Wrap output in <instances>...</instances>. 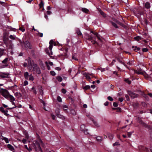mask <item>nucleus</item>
<instances>
[{
  "instance_id": "obj_1",
  "label": "nucleus",
  "mask_w": 152,
  "mask_h": 152,
  "mask_svg": "<svg viewBox=\"0 0 152 152\" xmlns=\"http://www.w3.org/2000/svg\"><path fill=\"white\" fill-rule=\"evenodd\" d=\"M91 33H92L93 34H91V36L87 34H85L86 38L88 39L94 41V43H97V42L96 41V37L100 41L102 42V41L101 39L100 38L99 35L97 33L94 32L92 31H91Z\"/></svg>"
},
{
  "instance_id": "obj_2",
  "label": "nucleus",
  "mask_w": 152,
  "mask_h": 152,
  "mask_svg": "<svg viewBox=\"0 0 152 152\" xmlns=\"http://www.w3.org/2000/svg\"><path fill=\"white\" fill-rule=\"evenodd\" d=\"M32 67L33 68V71L35 72L37 74H40L41 71L40 69L36 64H34L33 63H31V62L30 63L28 62V69L29 70H31Z\"/></svg>"
},
{
  "instance_id": "obj_3",
  "label": "nucleus",
  "mask_w": 152,
  "mask_h": 152,
  "mask_svg": "<svg viewBox=\"0 0 152 152\" xmlns=\"http://www.w3.org/2000/svg\"><path fill=\"white\" fill-rule=\"evenodd\" d=\"M42 142L41 140L38 139L37 140H35L33 142V144L32 145V147L35 149L36 150H41L40 147V145L42 144Z\"/></svg>"
},
{
  "instance_id": "obj_4",
  "label": "nucleus",
  "mask_w": 152,
  "mask_h": 152,
  "mask_svg": "<svg viewBox=\"0 0 152 152\" xmlns=\"http://www.w3.org/2000/svg\"><path fill=\"white\" fill-rule=\"evenodd\" d=\"M0 93L5 98H8V96L10 94L8 91L6 89H1L0 90Z\"/></svg>"
},
{
  "instance_id": "obj_5",
  "label": "nucleus",
  "mask_w": 152,
  "mask_h": 152,
  "mask_svg": "<svg viewBox=\"0 0 152 152\" xmlns=\"http://www.w3.org/2000/svg\"><path fill=\"white\" fill-rule=\"evenodd\" d=\"M21 44H23L24 47L26 49H31V45L30 43L28 41H26L25 42H23Z\"/></svg>"
},
{
  "instance_id": "obj_6",
  "label": "nucleus",
  "mask_w": 152,
  "mask_h": 152,
  "mask_svg": "<svg viewBox=\"0 0 152 152\" xmlns=\"http://www.w3.org/2000/svg\"><path fill=\"white\" fill-rule=\"evenodd\" d=\"M84 75L86 77V78L90 82L91 81V78L90 77V76H91L93 77H95L93 74L85 73L84 74Z\"/></svg>"
},
{
  "instance_id": "obj_7",
  "label": "nucleus",
  "mask_w": 152,
  "mask_h": 152,
  "mask_svg": "<svg viewBox=\"0 0 152 152\" xmlns=\"http://www.w3.org/2000/svg\"><path fill=\"white\" fill-rule=\"evenodd\" d=\"M128 94L132 98H133L138 96V95L137 94L131 91H129Z\"/></svg>"
},
{
  "instance_id": "obj_8",
  "label": "nucleus",
  "mask_w": 152,
  "mask_h": 152,
  "mask_svg": "<svg viewBox=\"0 0 152 152\" xmlns=\"http://www.w3.org/2000/svg\"><path fill=\"white\" fill-rule=\"evenodd\" d=\"M24 133L25 135V137L26 139H23L22 140V141L24 144H25L26 143V141L28 139L29 137L27 132H24Z\"/></svg>"
},
{
  "instance_id": "obj_9",
  "label": "nucleus",
  "mask_w": 152,
  "mask_h": 152,
  "mask_svg": "<svg viewBox=\"0 0 152 152\" xmlns=\"http://www.w3.org/2000/svg\"><path fill=\"white\" fill-rule=\"evenodd\" d=\"M9 75V74L7 73H1L0 74V77L2 78H4L8 77Z\"/></svg>"
},
{
  "instance_id": "obj_10",
  "label": "nucleus",
  "mask_w": 152,
  "mask_h": 152,
  "mask_svg": "<svg viewBox=\"0 0 152 152\" xmlns=\"http://www.w3.org/2000/svg\"><path fill=\"white\" fill-rule=\"evenodd\" d=\"M0 138L1 139L4 140L6 143H8L9 142L8 139L6 137H4L2 135L0 136Z\"/></svg>"
},
{
  "instance_id": "obj_11",
  "label": "nucleus",
  "mask_w": 152,
  "mask_h": 152,
  "mask_svg": "<svg viewBox=\"0 0 152 152\" xmlns=\"http://www.w3.org/2000/svg\"><path fill=\"white\" fill-rule=\"evenodd\" d=\"M7 99L10 100L11 102H12L15 100V99L14 97L11 95L9 94L8 96V98Z\"/></svg>"
},
{
  "instance_id": "obj_12",
  "label": "nucleus",
  "mask_w": 152,
  "mask_h": 152,
  "mask_svg": "<svg viewBox=\"0 0 152 152\" xmlns=\"http://www.w3.org/2000/svg\"><path fill=\"white\" fill-rule=\"evenodd\" d=\"M54 41L53 39L50 40L49 42L50 45L49 47V49L50 50H51L53 48V44Z\"/></svg>"
},
{
  "instance_id": "obj_13",
  "label": "nucleus",
  "mask_w": 152,
  "mask_h": 152,
  "mask_svg": "<svg viewBox=\"0 0 152 152\" xmlns=\"http://www.w3.org/2000/svg\"><path fill=\"white\" fill-rule=\"evenodd\" d=\"M8 148L11 151H13L14 150V148L11 145L8 144L7 145Z\"/></svg>"
},
{
  "instance_id": "obj_14",
  "label": "nucleus",
  "mask_w": 152,
  "mask_h": 152,
  "mask_svg": "<svg viewBox=\"0 0 152 152\" xmlns=\"http://www.w3.org/2000/svg\"><path fill=\"white\" fill-rule=\"evenodd\" d=\"M134 72L135 73H136L138 74H142V75H143L144 73V72L141 70H140L138 71H135Z\"/></svg>"
},
{
  "instance_id": "obj_15",
  "label": "nucleus",
  "mask_w": 152,
  "mask_h": 152,
  "mask_svg": "<svg viewBox=\"0 0 152 152\" xmlns=\"http://www.w3.org/2000/svg\"><path fill=\"white\" fill-rule=\"evenodd\" d=\"M24 75L25 79L27 80H28L29 75L28 72H25L24 74Z\"/></svg>"
},
{
  "instance_id": "obj_16",
  "label": "nucleus",
  "mask_w": 152,
  "mask_h": 152,
  "mask_svg": "<svg viewBox=\"0 0 152 152\" xmlns=\"http://www.w3.org/2000/svg\"><path fill=\"white\" fill-rule=\"evenodd\" d=\"M145 7L147 9L150 8V6L149 3L148 2L146 3L145 4Z\"/></svg>"
},
{
  "instance_id": "obj_17",
  "label": "nucleus",
  "mask_w": 152,
  "mask_h": 152,
  "mask_svg": "<svg viewBox=\"0 0 152 152\" xmlns=\"http://www.w3.org/2000/svg\"><path fill=\"white\" fill-rule=\"evenodd\" d=\"M85 128V126L84 124L80 126V130L83 132L86 129Z\"/></svg>"
},
{
  "instance_id": "obj_18",
  "label": "nucleus",
  "mask_w": 152,
  "mask_h": 152,
  "mask_svg": "<svg viewBox=\"0 0 152 152\" xmlns=\"http://www.w3.org/2000/svg\"><path fill=\"white\" fill-rule=\"evenodd\" d=\"M99 11L100 13V14L103 16L104 17H106V14L101 10H99Z\"/></svg>"
},
{
  "instance_id": "obj_19",
  "label": "nucleus",
  "mask_w": 152,
  "mask_h": 152,
  "mask_svg": "<svg viewBox=\"0 0 152 152\" xmlns=\"http://www.w3.org/2000/svg\"><path fill=\"white\" fill-rule=\"evenodd\" d=\"M91 119L92 120V121L93 122L94 124V125L97 126H99V124H98L97 123V122L95 121L93 118H91Z\"/></svg>"
},
{
  "instance_id": "obj_20",
  "label": "nucleus",
  "mask_w": 152,
  "mask_h": 152,
  "mask_svg": "<svg viewBox=\"0 0 152 152\" xmlns=\"http://www.w3.org/2000/svg\"><path fill=\"white\" fill-rule=\"evenodd\" d=\"M28 79L30 81H32L34 79V78L33 76L31 75H30L29 76Z\"/></svg>"
},
{
  "instance_id": "obj_21",
  "label": "nucleus",
  "mask_w": 152,
  "mask_h": 152,
  "mask_svg": "<svg viewBox=\"0 0 152 152\" xmlns=\"http://www.w3.org/2000/svg\"><path fill=\"white\" fill-rule=\"evenodd\" d=\"M8 58H6L2 61V63L4 64H6V67L7 66V64L6 63L8 60Z\"/></svg>"
},
{
  "instance_id": "obj_22",
  "label": "nucleus",
  "mask_w": 152,
  "mask_h": 152,
  "mask_svg": "<svg viewBox=\"0 0 152 152\" xmlns=\"http://www.w3.org/2000/svg\"><path fill=\"white\" fill-rule=\"evenodd\" d=\"M97 140L98 141L100 142L102 141V138L100 136H97L96 137Z\"/></svg>"
},
{
  "instance_id": "obj_23",
  "label": "nucleus",
  "mask_w": 152,
  "mask_h": 152,
  "mask_svg": "<svg viewBox=\"0 0 152 152\" xmlns=\"http://www.w3.org/2000/svg\"><path fill=\"white\" fill-rule=\"evenodd\" d=\"M82 10L83 12L86 13H87L89 11L88 9L86 8H82Z\"/></svg>"
},
{
  "instance_id": "obj_24",
  "label": "nucleus",
  "mask_w": 152,
  "mask_h": 152,
  "mask_svg": "<svg viewBox=\"0 0 152 152\" xmlns=\"http://www.w3.org/2000/svg\"><path fill=\"white\" fill-rule=\"evenodd\" d=\"M37 32H38V33H37L36 34L38 36L40 37H43V33H40L38 31H37Z\"/></svg>"
},
{
  "instance_id": "obj_25",
  "label": "nucleus",
  "mask_w": 152,
  "mask_h": 152,
  "mask_svg": "<svg viewBox=\"0 0 152 152\" xmlns=\"http://www.w3.org/2000/svg\"><path fill=\"white\" fill-rule=\"evenodd\" d=\"M56 78L58 80L59 82H61L62 80V78L60 76H57Z\"/></svg>"
},
{
  "instance_id": "obj_26",
  "label": "nucleus",
  "mask_w": 152,
  "mask_h": 152,
  "mask_svg": "<svg viewBox=\"0 0 152 152\" xmlns=\"http://www.w3.org/2000/svg\"><path fill=\"white\" fill-rule=\"evenodd\" d=\"M135 48L134 46H133L132 47V48ZM140 50V48H137V47H135V48L134 49V50L135 51H139Z\"/></svg>"
},
{
  "instance_id": "obj_27",
  "label": "nucleus",
  "mask_w": 152,
  "mask_h": 152,
  "mask_svg": "<svg viewBox=\"0 0 152 152\" xmlns=\"http://www.w3.org/2000/svg\"><path fill=\"white\" fill-rule=\"evenodd\" d=\"M134 39L135 40H136L139 41L141 39V38L139 36H137V37H134Z\"/></svg>"
},
{
  "instance_id": "obj_28",
  "label": "nucleus",
  "mask_w": 152,
  "mask_h": 152,
  "mask_svg": "<svg viewBox=\"0 0 152 152\" xmlns=\"http://www.w3.org/2000/svg\"><path fill=\"white\" fill-rule=\"evenodd\" d=\"M108 136L110 139H113V136L112 134L109 133L108 134Z\"/></svg>"
},
{
  "instance_id": "obj_29",
  "label": "nucleus",
  "mask_w": 152,
  "mask_h": 152,
  "mask_svg": "<svg viewBox=\"0 0 152 152\" xmlns=\"http://www.w3.org/2000/svg\"><path fill=\"white\" fill-rule=\"evenodd\" d=\"M63 108L64 110H66L68 109V107L66 105L63 106Z\"/></svg>"
},
{
  "instance_id": "obj_30",
  "label": "nucleus",
  "mask_w": 152,
  "mask_h": 152,
  "mask_svg": "<svg viewBox=\"0 0 152 152\" xmlns=\"http://www.w3.org/2000/svg\"><path fill=\"white\" fill-rule=\"evenodd\" d=\"M90 88V87L89 86L87 85L85 87H83V89H84L87 90L89 89Z\"/></svg>"
},
{
  "instance_id": "obj_31",
  "label": "nucleus",
  "mask_w": 152,
  "mask_h": 152,
  "mask_svg": "<svg viewBox=\"0 0 152 152\" xmlns=\"http://www.w3.org/2000/svg\"><path fill=\"white\" fill-rule=\"evenodd\" d=\"M39 7L40 8H41L42 7H43L44 6V3L42 1H41L40 3L39 4Z\"/></svg>"
},
{
  "instance_id": "obj_32",
  "label": "nucleus",
  "mask_w": 152,
  "mask_h": 152,
  "mask_svg": "<svg viewBox=\"0 0 152 152\" xmlns=\"http://www.w3.org/2000/svg\"><path fill=\"white\" fill-rule=\"evenodd\" d=\"M57 100L59 102H61L62 101L61 98L59 96H58Z\"/></svg>"
},
{
  "instance_id": "obj_33",
  "label": "nucleus",
  "mask_w": 152,
  "mask_h": 152,
  "mask_svg": "<svg viewBox=\"0 0 152 152\" xmlns=\"http://www.w3.org/2000/svg\"><path fill=\"white\" fill-rule=\"evenodd\" d=\"M126 62L128 64L131 65L133 64V62L132 61H129V62H127V61H126Z\"/></svg>"
},
{
  "instance_id": "obj_34",
  "label": "nucleus",
  "mask_w": 152,
  "mask_h": 152,
  "mask_svg": "<svg viewBox=\"0 0 152 152\" xmlns=\"http://www.w3.org/2000/svg\"><path fill=\"white\" fill-rule=\"evenodd\" d=\"M31 89L33 91V92L34 94H37V92L35 89V88H34V87H33Z\"/></svg>"
},
{
  "instance_id": "obj_35",
  "label": "nucleus",
  "mask_w": 152,
  "mask_h": 152,
  "mask_svg": "<svg viewBox=\"0 0 152 152\" xmlns=\"http://www.w3.org/2000/svg\"><path fill=\"white\" fill-rule=\"evenodd\" d=\"M71 112L72 114V115H75L76 114V112L74 110H71Z\"/></svg>"
},
{
  "instance_id": "obj_36",
  "label": "nucleus",
  "mask_w": 152,
  "mask_h": 152,
  "mask_svg": "<svg viewBox=\"0 0 152 152\" xmlns=\"http://www.w3.org/2000/svg\"><path fill=\"white\" fill-rule=\"evenodd\" d=\"M112 25H113V26H114V27H115L116 28H118V26L117 25V24L115 23H113V22H112Z\"/></svg>"
},
{
  "instance_id": "obj_37",
  "label": "nucleus",
  "mask_w": 152,
  "mask_h": 152,
  "mask_svg": "<svg viewBox=\"0 0 152 152\" xmlns=\"http://www.w3.org/2000/svg\"><path fill=\"white\" fill-rule=\"evenodd\" d=\"M50 73L53 76H54L56 75L55 72L53 71H51Z\"/></svg>"
},
{
  "instance_id": "obj_38",
  "label": "nucleus",
  "mask_w": 152,
  "mask_h": 152,
  "mask_svg": "<svg viewBox=\"0 0 152 152\" xmlns=\"http://www.w3.org/2000/svg\"><path fill=\"white\" fill-rule=\"evenodd\" d=\"M83 132L84 133V134H88V130L87 129L85 130V131H83Z\"/></svg>"
},
{
  "instance_id": "obj_39",
  "label": "nucleus",
  "mask_w": 152,
  "mask_h": 152,
  "mask_svg": "<svg viewBox=\"0 0 152 152\" xmlns=\"http://www.w3.org/2000/svg\"><path fill=\"white\" fill-rule=\"evenodd\" d=\"M39 91L41 95H42L43 94V90L41 89H40L39 90Z\"/></svg>"
},
{
  "instance_id": "obj_40",
  "label": "nucleus",
  "mask_w": 152,
  "mask_h": 152,
  "mask_svg": "<svg viewBox=\"0 0 152 152\" xmlns=\"http://www.w3.org/2000/svg\"><path fill=\"white\" fill-rule=\"evenodd\" d=\"M124 81L127 83L128 84H130L131 83V81H129L128 79H126L124 80Z\"/></svg>"
},
{
  "instance_id": "obj_41",
  "label": "nucleus",
  "mask_w": 152,
  "mask_h": 152,
  "mask_svg": "<svg viewBox=\"0 0 152 152\" xmlns=\"http://www.w3.org/2000/svg\"><path fill=\"white\" fill-rule=\"evenodd\" d=\"M107 99L110 101H112L113 100V99L110 96H108Z\"/></svg>"
},
{
  "instance_id": "obj_42",
  "label": "nucleus",
  "mask_w": 152,
  "mask_h": 152,
  "mask_svg": "<svg viewBox=\"0 0 152 152\" xmlns=\"http://www.w3.org/2000/svg\"><path fill=\"white\" fill-rule=\"evenodd\" d=\"M77 34L79 35H82V33H81V32L80 31H79V30H77Z\"/></svg>"
},
{
  "instance_id": "obj_43",
  "label": "nucleus",
  "mask_w": 152,
  "mask_h": 152,
  "mask_svg": "<svg viewBox=\"0 0 152 152\" xmlns=\"http://www.w3.org/2000/svg\"><path fill=\"white\" fill-rule=\"evenodd\" d=\"M142 105L143 106L145 107L147 106L146 104L144 102H143L142 103Z\"/></svg>"
},
{
  "instance_id": "obj_44",
  "label": "nucleus",
  "mask_w": 152,
  "mask_h": 152,
  "mask_svg": "<svg viewBox=\"0 0 152 152\" xmlns=\"http://www.w3.org/2000/svg\"><path fill=\"white\" fill-rule=\"evenodd\" d=\"M116 61L114 59L113 60L112 62L110 64L111 66H113L114 63Z\"/></svg>"
},
{
  "instance_id": "obj_45",
  "label": "nucleus",
  "mask_w": 152,
  "mask_h": 152,
  "mask_svg": "<svg viewBox=\"0 0 152 152\" xmlns=\"http://www.w3.org/2000/svg\"><path fill=\"white\" fill-rule=\"evenodd\" d=\"M62 92L64 94H65L66 92V90L64 89H62L61 90Z\"/></svg>"
},
{
  "instance_id": "obj_46",
  "label": "nucleus",
  "mask_w": 152,
  "mask_h": 152,
  "mask_svg": "<svg viewBox=\"0 0 152 152\" xmlns=\"http://www.w3.org/2000/svg\"><path fill=\"white\" fill-rule=\"evenodd\" d=\"M113 106L115 107H117L118 106L117 103L115 102L113 103Z\"/></svg>"
},
{
  "instance_id": "obj_47",
  "label": "nucleus",
  "mask_w": 152,
  "mask_h": 152,
  "mask_svg": "<svg viewBox=\"0 0 152 152\" xmlns=\"http://www.w3.org/2000/svg\"><path fill=\"white\" fill-rule=\"evenodd\" d=\"M0 110L2 112V113L3 112H4V109L2 107H0Z\"/></svg>"
},
{
  "instance_id": "obj_48",
  "label": "nucleus",
  "mask_w": 152,
  "mask_h": 152,
  "mask_svg": "<svg viewBox=\"0 0 152 152\" xmlns=\"http://www.w3.org/2000/svg\"><path fill=\"white\" fill-rule=\"evenodd\" d=\"M28 84V82L27 81L25 80L24 81V86H26V85H27Z\"/></svg>"
},
{
  "instance_id": "obj_49",
  "label": "nucleus",
  "mask_w": 152,
  "mask_h": 152,
  "mask_svg": "<svg viewBox=\"0 0 152 152\" xmlns=\"http://www.w3.org/2000/svg\"><path fill=\"white\" fill-rule=\"evenodd\" d=\"M58 117L59 118H62V119H63L64 118V117L62 115H58Z\"/></svg>"
},
{
  "instance_id": "obj_50",
  "label": "nucleus",
  "mask_w": 152,
  "mask_h": 152,
  "mask_svg": "<svg viewBox=\"0 0 152 152\" xmlns=\"http://www.w3.org/2000/svg\"><path fill=\"white\" fill-rule=\"evenodd\" d=\"M148 50L147 48H144L142 49V51L143 52H146Z\"/></svg>"
},
{
  "instance_id": "obj_51",
  "label": "nucleus",
  "mask_w": 152,
  "mask_h": 152,
  "mask_svg": "<svg viewBox=\"0 0 152 152\" xmlns=\"http://www.w3.org/2000/svg\"><path fill=\"white\" fill-rule=\"evenodd\" d=\"M10 38L12 39H15V37L12 35H11L10 36Z\"/></svg>"
},
{
  "instance_id": "obj_52",
  "label": "nucleus",
  "mask_w": 152,
  "mask_h": 152,
  "mask_svg": "<svg viewBox=\"0 0 152 152\" xmlns=\"http://www.w3.org/2000/svg\"><path fill=\"white\" fill-rule=\"evenodd\" d=\"M51 117L52 118V119H53V120H54L55 118V116L53 115V114H51Z\"/></svg>"
},
{
  "instance_id": "obj_53",
  "label": "nucleus",
  "mask_w": 152,
  "mask_h": 152,
  "mask_svg": "<svg viewBox=\"0 0 152 152\" xmlns=\"http://www.w3.org/2000/svg\"><path fill=\"white\" fill-rule=\"evenodd\" d=\"M61 68L59 67H57L56 68V69L58 71H60L61 70Z\"/></svg>"
},
{
  "instance_id": "obj_54",
  "label": "nucleus",
  "mask_w": 152,
  "mask_h": 152,
  "mask_svg": "<svg viewBox=\"0 0 152 152\" xmlns=\"http://www.w3.org/2000/svg\"><path fill=\"white\" fill-rule=\"evenodd\" d=\"M123 99L122 98H119V100L121 102H122L123 101Z\"/></svg>"
},
{
  "instance_id": "obj_55",
  "label": "nucleus",
  "mask_w": 152,
  "mask_h": 152,
  "mask_svg": "<svg viewBox=\"0 0 152 152\" xmlns=\"http://www.w3.org/2000/svg\"><path fill=\"white\" fill-rule=\"evenodd\" d=\"M19 30H21L22 32H24L25 31V29L23 28H20Z\"/></svg>"
},
{
  "instance_id": "obj_56",
  "label": "nucleus",
  "mask_w": 152,
  "mask_h": 152,
  "mask_svg": "<svg viewBox=\"0 0 152 152\" xmlns=\"http://www.w3.org/2000/svg\"><path fill=\"white\" fill-rule=\"evenodd\" d=\"M119 145V143L118 142H115L113 144V146L117 145Z\"/></svg>"
},
{
  "instance_id": "obj_57",
  "label": "nucleus",
  "mask_w": 152,
  "mask_h": 152,
  "mask_svg": "<svg viewBox=\"0 0 152 152\" xmlns=\"http://www.w3.org/2000/svg\"><path fill=\"white\" fill-rule=\"evenodd\" d=\"M132 133L130 132H129L127 133V135L129 137H130Z\"/></svg>"
},
{
  "instance_id": "obj_58",
  "label": "nucleus",
  "mask_w": 152,
  "mask_h": 152,
  "mask_svg": "<svg viewBox=\"0 0 152 152\" xmlns=\"http://www.w3.org/2000/svg\"><path fill=\"white\" fill-rule=\"evenodd\" d=\"M108 104H109V102H105V103H104V104L105 106H107V105H108Z\"/></svg>"
},
{
  "instance_id": "obj_59",
  "label": "nucleus",
  "mask_w": 152,
  "mask_h": 152,
  "mask_svg": "<svg viewBox=\"0 0 152 152\" xmlns=\"http://www.w3.org/2000/svg\"><path fill=\"white\" fill-rule=\"evenodd\" d=\"M116 23H118V24L121 25H122V24L120 22H119L118 21V20H116Z\"/></svg>"
},
{
  "instance_id": "obj_60",
  "label": "nucleus",
  "mask_w": 152,
  "mask_h": 152,
  "mask_svg": "<svg viewBox=\"0 0 152 152\" xmlns=\"http://www.w3.org/2000/svg\"><path fill=\"white\" fill-rule=\"evenodd\" d=\"M25 148L27 149L29 151H30V150H29V148L26 145H25Z\"/></svg>"
},
{
  "instance_id": "obj_61",
  "label": "nucleus",
  "mask_w": 152,
  "mask_h": 152,
  "mask_svg": "<svg viewBox=\"0 0 152 152\" xmlns=\"http://www.w3.org/2000/svg\"><path fill=\"white\" fill-rule=\"evenodd\" d=\"M91 87L93 89H94L95 88V86L94 85H92L91 86Z\"/></svg>"
},
{
  "instance_id": "obj_62",
  "label": "nucleus",
  "mask_w": 152,
  "mask_h": 152,
  "mask_svg": "<svg viewBox=\"0 0 152 152\" xmlns=\"http://www.w3.org/2000/svg\"><path fill=\"white\" fill-rule=\"evenodd\" d=\"M72 58L73 59H74V60H77V59L74 56H73L72 57Z\"/></svg>"
},
{
  "instance_id": "obj_63",
  "label": "nucleus",
  "mask_w": 152,
  "mask_h": 152,
  "mask_svg": "<svg viewBox=\"0 0 152 152\" xmlns=\"http://www.w3.org/2000/svg\"><path fill=\"white\" fill-rule=\"evenodd\" d=\"M125 97L126 98V100H129V96L128 95H126L125 96Z\"/></svg>"
},
{
  "instance_id": "obj_64",
  "label": "nucleus",
  "mask_w": 152,
  "mask_h": 152,
  "mask_svg": "<svg viewBox=\"0 0 152 152\" xmlns=\"http://www.w3.org/2000/svg\"><path fill=\"white\" fill-rule=\"evenodd\" d=\"M47 13L48 15H50L51 13V12L50 11H47Z\"/></svg>"
}]
</instances>
